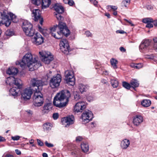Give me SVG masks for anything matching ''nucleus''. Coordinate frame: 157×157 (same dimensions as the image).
<instances>
[{
    "instance_id": "nucleus-1",
    "label": "nucleus",
    "mask_w": 157,
    "mask_h": 157,
    "mask_svg": "<svg viewBox=\"0 0 157 157\" xmlns=\"http://www.w3.org/2000/svg\"><path fill=\"white\" fill-rule=\"evenodd\" d=\"M37 59L36 57L33 58L31 53L28 52L23 56L21 62L17 61L16 64L20 65L23 68L27 67L29 68L30 71H33L36 69L40 64L37 63Z\"/></svg>"
},
{
    "instance_id": "nucleus-2",
    "label": "nucleus",
    "mask_w": 157,
    "mask_h": 157,
    "mask_svg": "<svg viewBox=\"0 0 157 157\" xmlns=\"http://www.w3.org/2000/svg\"><path fill=\"white\" fill-rule=\"evenodd\" d=\"M50 30L52 36L57 39H60L63 35L67 36L70 34L66 23L62 21H59L58 25L51 28Z\"/></svg>"
},
{
    "instance_id": "nucleus-3",
    "label": "nucleus",
    "mask_w": 157,
    "mask_h": 157,
    "mask_svg": "<svg viewBox=\"0 0 157 157\" xmlns=\"http://www.w3.org/2000/svg\"><path fill=\"white\" fill-rule=\"evenodd\" d=\"M70 96L71 94L69 91L67 90H62L55 96L53 104L56 107L60 108L64 107L68 103Z\"/></svg>"
},
{
    "instance_id": "nucleus-4",
    "label": "nucleus",
    "mask_w": 157,
    "mask_h": 157,
    "mask_svg": "<svg viewBox=\"0 0 157 157\" xmlns=\"http://www.w3.org/2000/svg\"><path fill=\"white\" fill-rule=\"evenodd\" d=\"M34 105L37 107L41 106L44 103L43 96L40 90H36L33 97Z\"/></svg>"
},
{
    "instance_id": "nucleus-5",
    "label": "nucleus",
    "mask_w": 157,
    "mask_h": 157,
    "mask_svg": "<svg viewBox=\"0 0 157 157\" xmlns=\"http://www.w3.org/2000/svg\"><path fill=\"white\" fill-rule=\"evenodd\" d=\"M41 60L46 64H49L53 59V56L48 52H39Z\"/></svg>"
},
{
    "instance_id": "nucleus-6",
    "label": "nucleus",
    "mask_w": 157,
    "mask_h": 157,
    "mask_svg": "<svg viewBox=\"0 0 157 157\" xmlns=\"http://www.w3.org/2000/svg\"><path fill=\"white\" fill-rule=\"evenodd\" d=\"M11 22V19H9V16L5 12H0V25H5L7 27L10 25Z\"/></svg>"
},
{
    "instance_id": "nucleus-7",
    "label": "nucleus",
    "mask_w": 157,
    "mask_h": 157,
    "mask_svg": "<svg viewBox=\"0 0 157 157\" xmlns=\"http://www.w3.org/2000/svg\"><path fill=\"white\" fill-rule=\"evenodd\" d=\"M65 79L70 85L73 86L75 84V78L72 71L67 70L65 72Z\"/></svg>"
},
{
    "instance_id": "nucleus-8",
    "label": "nucleus",
    "mask_w": 157,
    "mask_h": 157,
    "mask_svg": "<svg viewBox=\"0 0 157 157\" xmlns=\"http://www.w3.org/2000/svg\"><path fill=\"white\" fill-rule=\"evenodd\" d=\"M61 81V76L59 74L54 76L50 81V86L52 88L58 87Z\"/></svg>"
},
{
    "instance_id": "nucleus-9",
    "label": "nucleus",
    "mask_w": 157,
    "mask_h": 157,
    "mask_svg": "<svg viewBox=\"0 0 157 157\" xmlns=\"http://www.w3.org/2000/svg\"><path fill=\"white\" fill-rule=\"evenodd\" d=\"M81 117L82 123L84 124L92 120L93 117L92 112L89 110L85 111L82 114Z\"/></svg>"
},
{
    "instance_id": "nucleus-10",
    "label": "nucleus",
    "mask_w": 157,
    "mask_h": 157,
    "mask_svg": "<svg viewBox=\"0 0 157 157\" xmlns=\"http://www.w3.org/2000/svg\"><path fill=\"white\" fill-rule=\"evenodd\" d=\"M150 44V41L148 40H143L139 46L140 52L144 53L149 52Z\"/></svg>"
},
{
    "instance_id": "nucleus-11",
    "label": "nucleus",
    "mask_w": 157,
    "mask_h": 157,
    "mask_svg": "<svg viewBox=\"0 0 157 157\" xmlns=\"http://www.w3.org/2000/svg\"><path fill=\"white\" fill-rule=\"evenodd\" d=\"M45 85V82L39 79L38 78H33L31 81V85L32 87L36 86L38 89V90H40L42 89V87Z\"/></svg>"
},
{
    "instance_id": "nucleus-12",
    "label": "nucleus",
    "mask_w": 157,
    "mask_h": 157,
    "mask_svg": "<svg viewBox=\"0 0 157 157\" xmlns=\"http://www.w3.org/2000/svg\"><path fill=\"white\" fill-rule=\"evenodd\" d=\"M32 93V90L30 87L26 88L21 92V98L25 101L29 100L30 98Z\"/></svg>"
},
{
    "instance_id": "nucleus-13",
    "label": "nucleus",
    "mask_w": 157,
    "mask_h": 157,
    "mask_svg": "<svg viewBox=\"0 0 157 157\" xmlns=\"http://www.w3.org/2000/svg\"><path fill=\"white\" fill-rule=\"evenodd\" d=\"M60 49L64 53H67L69 50V45L67 40L65 39H63L59 43Z\"/></svg>"
},
{
    "instance_id": "nucleus-14",
    "label": "nucleus",
    "mask_w": 157,
    "mask_h": 157,
    "mask_svg": "<svg viewBox=\"0 0 157 157\" xmlns=\"http://www.w3.org/2000/svg\"><path fill=\"white\" fill-rule=\"evenodd\" d=\"M75 118L73 116L71 115L62 118V122L65 127H68L70 125L74 124Z\"/></svg>"
},
{
    "instance_id": "nucleus-15",
    "label": "nucleus",
    "mask_w": 157,
    "mask_h": 157,
    "mask_svg": "<svg viewBox=\"0 0 157 157\" xmlns=\"http://www.w3.org/2000/svg\"><path fill=\"white\" fill-rule=\"evenodd\" d=\"M32 14L33 15V17H34L35 21H37L38 20L40 21V23L42 25L43 22V18L41 17L40 11L38 9L33 10L32 11Z\"/></svg>"
},
{
    "instance_id": "nucleus-16",
    "label": "nucleus",
    "mask_w": 157,
    "mask_h": 157,
    "mask_svg": "<svg viewBox=\"0 0 157 157\" xmlns=\"http://www.w3.org/2000/svg\"><path fill=\"white\" fill-rule=\"evenodd\" d=\"M86 108L85 103L83 101L77 103L74 107V111L75 112H82Z\"/></svg>"
},
{
    "instance_id": "nucleus-17",
    "label": "nucleus",
    "mask_w": 157,
    "mask_h": 157,
    "mask_svg": "<svg viewBox=\"0 0 157 157\" xmlns=\"http://www.w3.org/2000/svg\"><path fill=\"white\" fill-rule=\"evenodd\" d=\"M32 41L34 44L36 45L41 44L44 42L43 37L39 33H37L34 35Z\"/></svg>"
},
{
    "instance_id": "nucleus-18",
    "label": "nucleus",
    "mask_w": 157,
    "mask_h": 157,
    "mask_svg": "<svg viewBox=\"0 0 157 157\" xmlns=\"http://www.w3.org/2000/svg\"><path fill=\"white\" fill-rule=\"evenodd\" d=\"M144 119L143 117L140 115H137L133 117L132 122L134 126H138L143 122Z\"/></svg>"
},
{
    "instance_id": "nucleus-19",
    "label": "nucleus",
    "mask_w": 157,
    "mask_h": 157,
    "mask_svg": "<svg viewBox=\"0 0 157 157\" xmlns=\"http://www.w3.org/2000/svg\"><path fill=\"white\" fill-rule=\"evenodd\" d=\"M52 108V104L49 103L45 104L42 110V114L47 113L51 110Z\"/></svg>"
},
{
    "instance_id": "nucleus-20",
    "label": "nucleus",
    "mask_w": 157,
    "mask_h": 157,
    "mask_svg": "<svg viewBox=\"0 0 157 157\" xmlns=\"http://www.w3.org/2000/svg\"><path fill=\"white\" fill-rule=\"evenodd\" d=\"M130 144V142L128 140L124 139L121 142V147L123 149H126L129 147Z\"/></svg>"
},
{
    "instance_id": "nucleus-21",
    "label": "nucleus",
    "mask_w": 157,
    "mask_h": 157,
    "mask_svg": "<svg viewBox=\"0 0 157 157\" xmlns=\"http://www.w3.org/2000/svg\"><path fill=\"white\" fill-rule=\"evenodd\" d=\"M22 27L23 30H25L26 29L32 28L33 25L28 21L25 20H24L22 22Z\"/></svg>"
},
{
    "instance_id": "nucleus-22",
    "label": "nucleus",
    "mask_w": 157,
    "mask_h": 157,
    "mask_svg": "<svg viewBox=\"0 0 157 157\" xmlns=\"http://www.w3.org/2000/svg\"><path fill=\"white\" fill-rule=\"evenodd\" d=\"M53 7L56 12V13H62L64 11L63 7L57 4H55Z\"/></svg>"
},
{
    "instance_id": "nucleus-23",
    "label": "nucleus",
    "mask_w": 157,
    "mask_h": 157,
    "mask_svg": "<svg viewBox=\"0 0 157 157\" xmlns=\"http://www.w3.org/2000/svg\"><path fill=\"white\" fill-rule=\"evenodd\" d=\"M18 72V69L13 67L9 68L6 71L7 74L9 75H15Z\"/></svg>"
},
{
    "instance_id": "nucleus-24",
    "label": "nucleus",
    "mask_w": 157,
    "mask_h": 157,
    "mask_svg": "<svg viewBox=\"0 0 157 157\" xmlns=\"http://www.w3.org/2000/svg\"><path fill=\"white\" fill-rule=\"evenodd\" d=\"M20 89L18 87L17 88L15 87H13L10 90V94L13 96H17L18 94Z\"/></svg>"
},
{
    "instance_id": "nucleus-25",
    "label": "nucleus",
    "mask_w": 157,
    "mask_h": 157,
    "mask_svg": "<svg viewBox=\"0 0 157 157\" xmlns=\"http://www.w3.org/2000/svg\"><path fill=\"white\" fill-rule=\"evenodd\" d=\"M78 88L80 92L82 94L87 90L88 86L87 85L81 83L79 84Z\"/></svg>"
},
{
    "instance_id": "nucleus-26",
    "label": "nucleus",
    "mask_w": 157,
    "mask_h": 157,
    "mask_svg": "<svg viewBox=\"0 0 157 157\" xmlns=\"http://www.w3.org/2000/svg\"><path fill=\"white\" fill-rule=\"evenodd\" d=\"M15 78L13 76H10L8 77L6 80V83L8 84L10 86L13 85L14 83Z\"/></svg>"
},
{
    "instance_id": "nucleus-27",
    "label": "nucleus",
    "mask_w": 157,
    "mask_h": 157,
    "mask_svg": "<svg viewBox=\"0 0 157 157\" xmlns=\"http://www.w3.org/2000/svg\"><path fill=\"white\" fill-rule=\"evenodd\" d=\"M25 34L29 36H32L33 35L34 31L33 28L31 29H26L25 30H23Z\"/></svg>"
},
{
    "instance_id": "nucleus-28",
    "label": "nucleus",
    "mask_w": 157,
    "mask_h": 157,
    "mask_svg": "<svg viewBox=\"0 0 157 157\" xmlns=\"http://www.w3.org/2000/svg\"><path fill=\"white\" fill-rule=\"evenodd\" d=\"M42 8L45 9L49 6L51 3V0H42Z\"/></svg>"
},
{
    "instance_id": "nucleus-29",
    "label": "nucleus",
    "mask_w": 157,
    "mask_h": 157,
    "mask_svg": "<svg viewBox=\"0 0 157 157\" xmlns=\"http://www.w3.org/2000/svg\"><path fill=\"white\" fill-rule=\"evenodd\" d=\"M81 149L85 153L87 152L89 150V145L87 144L82 143L81 145Z\"/></svg>"
},
{
    "instance_id": "nucleus-30",
    "label": "nucleus",
    "mask_w": 157,
    "mask_h": 157,
    "mask_svg": "<svg viewBox=\"0 0 157 157\" xmlns=\"http://www.w3.org/2000/svg\"><path fill=\"white\" fill-rule=\"evenodd\" d=\"M95 64L96 65L95 68L96 69H98L99 70H101V71H102V74H105V75H108V73L107 71L105 70V71H104V68L103 67H102L101 66V65L99 63L96 64L95 63Z\"/></svg>"
},
{
    "instance_id": "nucleus-31",
    "label": "nucleus",
    "mask_w": 157,
    "mask_h": 157,
    "mask_svg": "<svg viewBox=\"0 0 157 157\" xmlns=\"http://www.w3.org/2000/svg\"><path fill=\"white\" fill-rule=\"evenodd\" d=\"M155 20H153V19L151 18H146L143 19L142 22L144 23L148 24H151L153 23L155 25Z\"/></svg>"
},
{
    "instance_id": "nucleus-32",
    "label": "nucleus",
    "mask_w": 157,
    "mask_h": 157,
    "mask_svg": "<svg viewBox=\"0 0 157 157\" xmlns=\"http://www.w3.org/2000/svg\"><path fill=\"white\" fill-rule=\"evenodd\" d=\"M141 105L144 107H148L151 104V101L149 100H143L141 102Z\"/></svg>"
},
{
    "instance_id": "nucleus-33",
    "label": "nucleus",
    "mask_w": 157,
    "mask_h": 157,
    "mask_svg": "<svg viewBox=\"0 0 157 157\" xmlns=\"http://www.w3.org/2000/svg\"><path fill=\"white\" fill-rule=\"evenodd\" d=\"M130 84L133 88L137 87L139 85L138 81L135 79H132L130 82Z\"/></svg>"
},
{
    "instance_id": "nucleus-34",
    "label": "nucleus",
    "mask_w": 157,
    "mask_h": 157,
    "mask_svg": "<svg viewBox=\"0 0 157 157\" xmlns=\"http://www.w3.org/2000/svg\"><path fill=\"white\" fill-rule=\"evenodd\" d=\"M52 127V124L49 123H46L43 125V128L44 131L49 130Z\"/></svg>"
},
{
    "instance_id": "nucleus-35",
    "label": "nucleus",
    "mask_w": 157,
    "mask_h": 157,
    "mask_svg": "<svg viewBox=\"0 0 157 157\" xmlns=\"http://www.w3.org/2000/svg\"><path fill=\"white\" fill-rule=\"evenodd\" d=\"M14 84L16 85L19 88H21L22 87V81L20 79L15 78Z\"/></svg>"
},
{
    "instance_id": "nucleus-36",
    "label": "nucleus",
    "mask_w": 157,
    "mask_h": 157,
    "mask_svg": "<svg viewBox=\"0 0 157 157\" xmlns=\"http://www.w3.org/2000/svg\"><path fill=\"white\" fill-rule=\"evenodd\" d=\"M110 62L111 65L114 68H117V64L118 63V61L114 58H112L110 60Z\"/></svg>"
},
{
    "instance_id": "nucleus-37",
    "label": "nucleus",
    "mask_w": 157,
    "mask_h": 157,
    "mask_svg": "<svg viewBox=\"0 0 157 157\" xmlns=\"http://www.w3.org/2000/svg\"><path fill=\"white\" fill-rule=\"evenodd\" d=\"M111 84L113 88H117L118 85V81L114 79H111Z\"/></svg>"
},
{
    "instance_id": "nucleus-38",
    "label": "nucleus",
    "mask_w": 157,
    "mask_h": 157,
    "mask_svg": "<svg viewBox=\"0 0 157 157\" xmlns=\"http://www.w3.org/2000/svg\"><path fill=\"white\" fill-rule=\"evenodd\" d=\"M10 16L11 20L14 23H16L18 21V19L17 17L12 13H10Z\"/></svg>"
},
{
    "instance_id": "nucleus-39",
    "label": "nucleus",
    "mask_w": 157,
    "mask_h": 157,
    "mask_svg": "<svg viewBox=\"0 0 157 157\" xmlns=\"http://www.w3.org/2000/svg\"><path fill=\"white\" fill-rule=\"evenodd\" d=\"M106 8L109 11H110L111 10H113V11L116 10L117 9L118 7L116 6L108 5L107 6Z\"/></svg>"
},
{
    "instance_id": "nucleus-40",
    "label": "nucleus",
    "mask_w": 157,
    "mask_h": 157,
    "mask_svg": "<svg viewBox=\"0 0 157 157\" xmlns=\"http://www.w3.org/2000/svg\"><path fill=\"white\" fill-rule=\"evenodd\" d=\"M61 13H54L55 16L59 21H62L63 19V18L61 16Z\"/></svg>"
},
{
    "instance_id": "nucleus-41",
    "label": "nucleus",
    "mask_w": 157,
    "mask_h": 157,
    "mask_svg": "<svg viewBox=\"0 0 157 157\" xmlns=\"http://www.w3.org/2000/svg\"><path fill=\"white\" fill-rule=\"evenodd\" d=\"M130 2V0H123L121 3L122 6L127 7L128 4H129Z\"/></svg>"
},
{
    "instance_id": "nucleus-42",
    "label": "nucleus",
    "mask_w": 157,
    "mask_h": 157,
    "mask_svg": "<svg viewBox=\"0 0 157 157\" xmlns=\"http://www.w3.org/2000/svg\"><path fill=\"white\" fill-rule=\"evenodd\" d=\"M122 85L124 87L128 90L131 87L130 84L125 82H123Z\"/></svg>"
},
{
    "instance_id": "nucleus-43",
    "label": "nucleus",
    "mask_w": 157,
    "mask_h": 157,
    "mask_svg": "<svg viewBox=\"0 0 157 157\" xmlns=\"http://www.w3.org/2000/svg\"><path fill=\"white\" fill-rule=\"evenodd\" d=\"M74 98L76 101L78 100L80 98V96L78 93L75 92L74 93Z\"/></svg>"
},
{
    "instance_id": "nucleus-44",
    "label": "nucleus",
    "mask_w": 157,
    "mask_h": 157,
    "mask_svg": "<svg viewBox=\"0 0 157 157\" xmlns=\"http://www.w3.org/2000/svg\"><path fill=\"white\" fill-rule=\"evenodd\" d=\"M79 150L78 149L76 148L75 150H74L73 151L71 152V155L74 156H76Z\"/></svg>"
},
{
    "instance_id": "nucleus-45",
    "label": "nucleus",
    "mask_w": 157,
    "mask_h": 157,
    "mask_svg": "<svg viewBox=\"0 0 157 157\" xmlns=\"http://www.w3.org/2000/svg\"><path fill=\"white\" fill-rule=\"evenodd\" d=\"M33 4L38 5L41 3L40 0H31Z\"/></svg>"
},
{
    "instance_id": "nucleus-46",
    "label": "nucleus",
    "mask_w": 157,
    "mask_h": 157,
    "mask_svg": "<svg viewBox=\"0 0 157 157\" xmlns=\"http://www.w3.org/2000/svg\"><path fill=\"white\" fill-rule=\"evenodd\" d=\"M154 57V55L153 54L151 55H146L145 56V58L147 59H152Z\"/></svg>"
},
{
    "instance_id": "nucleus-47",
    "label": "nucleus",
    "mask_w": 157,
    "mask_h": 157,
    "mask_svg": "<svg viewBox=\"0 0 157 157\" xmlns=\"http://www.w3.org/2000/svg\"><path fill=\"white\" fill-rule=\"evenodd\" d=\"M38 28L40 32L44 34H45V33L46 31V30L43 29L40 25H38Z\"/></svg>"
},
{
    "instance_id": "nucleus-48",
    "label": "nucleus",
    "mask_w": 157,
    "mask_h": 157,
    "mask_svg": "<svg viewBox=\"0 0 157 157\" xmlns=\"http://www.w3.org/2000/svg\"><path fill=\"white\" fill-rule=\"evenodd\" d=\"M5 34L7 36H11L13 35V33L10 30H8L6 31Z\"/></svg>"
},
{
    "instance_id": "nucleus-49",
    "label": "nucleus",
    "mask_w": 157,
    "mask_h": 157,
    "mask_svg": "<svg viewBox=\"0 0 157 157\" xmlns=\"http://www.w3.org/2000/svg\"><path fill=\"white\" fill-rule=\"evenodd\" d=\"M143 67V64L142 63H136V69H139Z\"/></svg>"
},
{
    "instance_id": "nucleus-50",
    "label": "nucleus",
    "mask_w": 157,
    "mask_h": 157,
    "mask_svg": "<svg viewBox=\"0 0 157 157\" xmlns=\"http://www.w3.org/2000/svg\"><path fill=\"white\" fill-rule=\"evenodd\" d=\"M20 137L18 136H12L11 137V139L13 140H17L20 139Z\"/></svg>"
},
{
    "instance_id": "nucleus-51",
    "label": "nucleus",
    "mask_w": 157,
    "mask_h": 157,
    "mask_svg": "<svg viewBox=\"0 0 157 157\" xmlns=\"http://www.w3.org/2000/svg\"><path fill=\"white\" fill-rule=\"evenodd\" d=\"M85 34L86 35V36L88 37H92V34L89 31H87L85 32Z\"/></svg>"
},
{
    "instance_id": "nucleus-52",
    "label": "nucleus",
    "mask_w": 157,
    "mask_h": 157,
    "mask_svg": "<svg viewBox=\"0 0 157 157\" xmlns=\"http://www.w3.org/2000/svg\"><path fill=\"white\" fill-rule=\"evenodd\" d=\"M45 144L47 146L49 147H52L54 146L53 144L48 143L47 141H45Z\"/></svg>"
},
{
    "instance_id": "nucleus-53",
    "label": "nucleus",
    "mask_w": 157,
    "mask_h": 157,
    "mask_svg": "<svg viewBox=\"0 0 157 157\" xmlns=\"http://www.w3.org/2000/svg\"><path fill=\"white\" fill-rule=\"evenodd\" d=\"M145 7L148 10H151L153 9V6L150 5H147L145 6Z\"/></svg>"
},
{
    "instance_id": "nucleus-54",
    "label": "nucleus",
    "mask_w": 157,
    "mask_h": 157,
    "mask_svg": "<svg viewBox=\"0 0 157 157\" xmlns=\"http://www.w3.org/2000/svg\"><path fill=\"white\" fill-rule=\"evenodd\" d=\"M59 117L58 114V113H54L53 115V119L55 120L57 119Z\"/></svg>"
},
{
    "instance_id": "nucleus-55",
    "label": "nucleus",
    "mask_w": 157,
    "mask_h": 157,
    "mask_svg": "<svg viewBox=\"0 0 157 157\" xmlns=\"http://www.w3.org/2000/svg\"><path fill=\"white\" fill-rule=\"evenodd\" d=\"M37 140L38 144L39 145L41 146H43L44 143L42 141L38 139H37Z\"/></svg>"
},
{
    "instance_id": "nucleus-56",
    "label": "nucleus",
    "mask_w": 157,
    "mask_h": 157,
    "mask_svg": "<svg viewBox=\"0 0 157 157\" xmlns=\"http://www.w3.org/2000/svg\"><path fill=\"white\" fill-rule=\"evenodd\" d=\"M124 20L128 23L131 26H134V25L132 23V21L131 20H128L125 19H124Z\"/></svg>"
},
{
    "instance_id": "nucleus-57",
    "label": "nucleus",
    "mask_w": 157,
    "mask_h": 157,
    "mask_svg": "<svg viewBox=\"0 0 157 157\" xmlns=\"http://www.w3.org/2000/svg\"><path fill=\"white\" fill-rule=\"evenodd\" d=\"M82 139V137L80 136H78L76 137V141L77 142H79L81 141Z\"/></svg>"
},
{
    "instance_id": "nucleus-58",
    "label": "nucleus",
    "mask_w": 157,
    "mask_h": 157,
    "mask_svg": "<svg viewBox=\"0 0 157 157\" xmlns=\"http://www.w3.org/2000/svg\"><path fill=\"white\" fill-rule=\"evenodd\" d=\"M74 4V2L72 0H69L68 4L71 6H72Z\"/></svg>"
},
{
    "instance_id": "nucleus-59",
    "label": "nucleus",
    "mask_w": 157,
    "mask_h": 157,
    "mask_svg": "<svg viewBox=\"0 0 157 157\" xmlns=\"http://www.w3.org/2000/svg\"><path fill=\"white\" fill-rule=\"evenodd\" d=\"M153 23L151 24H147L146 26L147 28H150L153 27Z\"/></svg>"
},
{
    "instance_id": "nucleus-60",
    "label": "nucleus",
    "mask_w": 157,
    "mask_h": 157,
    "mask_svg": "<svg viewBox=\"0 0 157 157\" xmlns=\"http://www.w3.org/2000/svg\"><path fill=\"white\" fill-rule=\"evenodd\" d=\"M90 2L95 6L97 5L98 3V2L96 0H91Z\"/></svg>"
},
{
    "instance_id": "nucleus-61",
    "label": "nucleus",
    "mask_w": 157,
    "mask_h": 157,
    "mask_svg": "<svg viewBox=\"0 0 157 157\" xmlns=\"http://www.w3.org/2000/svg\"><path fill=\"white\" fill-rule=\"evenodd\" d=\"M116 33H119L120 34H124V33H126L124 31L122 30H117L116 31Z\"/></svg>"
},
{
    "instance_id": "nucleus-62",
    "label": "nucleus",
    "mask_w": 157,
    "mask_h": 157,
    "mask_svg": "<svg viewBox=\"0 0 157 157\" xmlns=\"http://www.w3.org/2000/svg\"><path fill=\"white\" fill-rule=\"evenodd\" d=\"M130 66L132 68L136 69V63H131L130 65Z\"/></svg>"
},
{
    "instance_id": "nucleus-63",
    "label": "nucleus",
    "mask_w": 157,
    "mask_h": 157,
    "mask_svg": "<svg viewBox=\"0 0 157 157\" xmlns=\"http://www.w3.org/2000/svg\"><path fill=\"white\" fill-rule=\"evenodd\" d=\"M120 50L122 52H125L126 51V49L123 47H121L119 48Z\"/></svg>"
},
{
    "instance_id": "nucleus-64",
    "label": "nucleus",
    "mask_w": 157,
    "mask_h": 157,
    "mask_svg": "<svg viewBox=\"0 0 157 157\" xmlns=\"http://www.w3.org/2000/svg\"><path fill=\"white\" fill-rule=\"evenodd\" d=\"M153 48L157 52V44H154Z\"/></svg>"
}]
</instances>
